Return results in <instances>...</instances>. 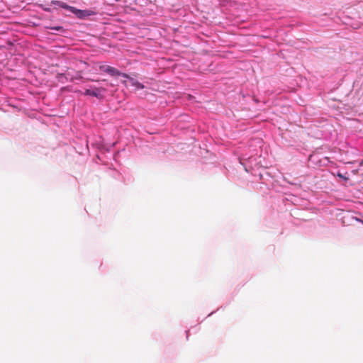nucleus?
Masks as SVG:
<instances>
[{
	"label": "nucleus",
	"instance_id": "obj_1",
	"mask_svg": "<svg viewBox=\"0 0 363 363\" xmlns=\"http://www.w3.org/2000/svg\"><path fill=\"white\" fill-rule=\"evenodd\" d=\"M99 69L101 71L106 72L111 76H123L125 78H128L129 76L127 74L121 73L119 70L116 69L115 67H111L106 65H102L99 66Z\"/></svg>",
	"mask_w": 363,
	"mask_h": 363
},
{
	"label": "nucleus",
	"instance_id": "obj_6",
	"mask_svg": "<svg viewBox=\"0 0 363 363\" xmlns=\"http://www.w3.org/2000/svg\"><path fill=\"white\" fill-rule=\"evenodd\" d=\"M51 30H62V27L57 26V27H50Z\"/></svg>",
	"mask_w": 363,
	"mask_h": 363
},
{
	"label": "nucleus",
	"instance_id": "obj_3",
	"mask_svg": "<svg viewBox=\"0 0 363 363\" xmlns=\"http://www.w3.org/2000/svg\"><path fill=\"white\" fill-rule=\"evenodd\" d=\"M70 11L76 14L77 17L82 18L86 16H90L92 12L87 10H79L74 7H70Z\"/></svg>",
	"mask_w": 363,
	"mask_h": 363
},
{
	"label": "nucleus",
	"instance_id": "obj_5",
	"mask_svg": "<svg viewBox=\"0 0 363 363\" xmlns=\"http://www.w3.org/2000/svg\"><path fill=\"white\" fill-rule=\"evenodd\" d=\"M52 4H57L59 5L60 7L62 8H64V9H68L70 11V6H68L64 2H60V1H52Z\"/></svg>",
	"mask_w": 363,
	"mask_h": 363
},
{
	"label": "nucleus",
	"instance_id": "obj_2",
	"mask_svg": "<svg viewBox=\"0 0 363 363\" xmlns=\"http://www.w3.org/2000/svg\"><path fill=\"white\" fill-rule=\"evenodd\" d=\"M106 91L103 87H94L93 89H87L85 90L86 95H90L96 98H101L102 94Z\"/></svg>",
	"mask_w": 363,
	"mask_h": 363
},
{
	"label": "nucleus",
	"instance_id": "obj_4",
	"mask_svg": "<svg viewBox=\"0 0 363 363\" xmlns=\"http://www.w3.org/2000/svg\"><path fill=\"white\" fill-rule=\"evenodd\" d=\"M128 79H130V82L131 83V85L135 86L137 89H144V85L142 84L141 83H140L139 82L135 80L134 79L131 78V77H128Z\"/></svg>",
	"mask_w": 363,
	"mask_h": 363
}]
</instances>
